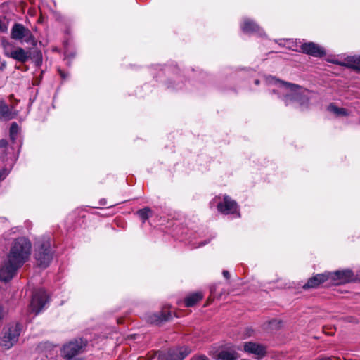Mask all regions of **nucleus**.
<instances>
[{
  "label": "nucleus",
  "mask_w": 360,
  "mask_h": 360,
  "mask_svg": "<svg viewBox=\"0 0 360 360\" xmlns=\"http://www.w3.org/2000/svg\"><path fill=\"white\" fill-rule=\"evenodd\" d=\"M31 243L24 237L18 238L11 244L8 259L10 262L22 266L29 259L31 253Z\"/></svg>",
  "instance_id": "1"
},
{
  "label": "nucleus",
  "mask_w": 360,
  "mask_h": 360,
  "mask_svg": "<svg viewBox=\"0 0 360 360\" xmlns=\"http://www.w3.org/2000/svg\"><path fill=\"white\" fill-rule=\"evenodd\" d=\"M35 258L39 266L43 268L49 266L53 258L50 238L43 237L37 241Z\"/></svg>",
  "instance_id": "2"
},
{
  "label": "nucleus",
  "mask_w": 360,
  "mask_h": 360,
  "mask_svg": "<svg viewBox=\"0 0 360 360\" xmlns=\"http://www.w3.org/2000/svg\"><path fill=\"white\" fill-rule=\"evenodd\" d=\"M21 333V325L18 323H12L6 326L2 330L0 338V345L4 349H9L18 341Z\"/></svg>",
  "instance_id": "3"
},
{
  "label": "nucleus",
  "mask_w": 360,
  "mask_h": 360,
  "mask_svg": "<svg viewBox=\"0 0 360 360\" xmlns=\"http://www.w3.org/2000/svg\"><path fill=\"white\" fill-rule=\"evenodd\" d=\"M86 347V341L82 338L75 339L63 345L61 350L62 356L67 360H72L83 353Z\"/></svg>",
  "instance_id": "4"
},
{
  "label": "nucleus",
  "mask_w": 360,
  "mask_h": 360,
  "mask_svg": "<svg viewBox=\"0 0 360 360\" xmlns=\"http://www.w3.org/2000/svg\"><path fill=\"white\" fill-rule=\"evenodd\" d=\"M11 38L17 41L23 40L33 46H35L37 43L31 31L20 23H15L13 25L11 31Z\"/></svg>",
  "instance_id": "5"
},
{
  "label": "nucleus",
  "mask_w": 360,
  "mask_h": 360,
  "mask_svg": "<svg viewBox=\"0 0 360 360\" xmlns=\"http://www.w3.org/2000/svg\"><path fill=\"white\" fill-rule=\"evenodd\" d=\"M48 302V296L45 290L40 289L32 295L29 310L35 315L39 314Z\"/></svg>",
  "instance_id": "6"
},
{
  "label": "nucleus",
  "mask_w": 360,
  "mask_h": 360,
  "mask_svg": "<svg viewBox=\"0 0 360 360\" xmlns=\"http://www.w3.org/2000/svg\"><path fill=\"white\" fill-rule=\"evenodd\" d=\"M271 82L279 84L280 86L284 88L285 89L289 91L290 92V94H287L285 96V103L286 105H288V99H293V100H298L300 98V95L301 94L300 92V87L298 85L288 83L283 81H280L278 79H276L275 78H272Z\"/></svg>",
  "instance_id": "7"
},
{
  "label": "nucleus",
  "mask_w": 360,
  "mask_h": 360,
  "mask_svg": "<svg viewBox=\"0 0 360 360\" xmlns=\"http://www.w3.org/2000/svg\"><path fill=\"white\" fill-rule=\"evenodd\" d=\"M21 266L17 265L13 262H10L8 259V262L4 263L0 268V280L4 282H7L13 278L15 275L18 269Z\"/></svg>",
  "instance_id": "8"
},
{
  "label": "nucleus",
  "mask_w": 360,
  "mask_h": 360,
  "mask_svg": "<svg viewBox=\"0 0 360 360\" xmlns=\"http://www.w3.org/2000/svg\"><path fill=\"white\" fill-rule=\"evenodd\" d=\"M245 352L254 354L256 359H261L266 354V347L264 345L248 342L244 344Z\"/></svg>",
  "instance_id": "9"
},
{
  "label": "nucleus",
  "mask_w": 360,
  "mask_h": 360,
  "mask_svg": "<svg viewBox=\"0 0 360 360\" xmlns=\"http://www.w3.org/2000/svg\"><path fill=\"white\" fill-rule=\"evenodd\" d=\"M300 49L303 53L314 57H322L326 54L324 49L314 42L304 43L301 45Z\"/></svg>",
  "instance_id": "10"
},
{
  "label": "nucleus",
  "mask_w": 360,
  "mask_h": 360,
  "mask_svg": "<svg viewBox=\"0 0 360 360\" xmlns=\"http://www.w3.org/2000/svg\"><path fill=\"white\" fill-rule=\"evenodd\" d=\"M237 207L236 202L231 200L228 195H224V201L217 205V210L225 214L234 213L237 211Z\"/></svg>",
  "instance_id": "11"
},
{
  "label": "nucleus",
  "mask_w": 360,
  "mask_h": 360,
  "mask_svg": "<svg viewBox=\"0 0 360 360\" xmlns=\"http://www.w3.org/2000/svg\"><path fill=\"white\" fill-rule=\"evenodd\" d=\"M330 278L335 281L338 284L347 283L352 280L353 273L349 269L329 272Z\"/></svg>",
  "instance_id": "12"
},
{
  "label": "nucleus",
  "mask_w": 360,
  "mask_h": 360,
  "mask_svg": "<svg viewBox=\"0 0 360 360\" xmlns=\"http://www.w3.org/2000/svg\"><path fill=\"white\" fill-rule=\"evenodd\" d=\"M330 278L329 272L326 274H316L312 278H309L307 283L303 286L304 289L314 288L318 287L321 283L326 281Z\"/></svg>",
  "instance_id": "13"
},
{
  "label": "nucleus",
  "mask_w": 360,
  "mask_h": 360,
  "mask_svg": "<svg viewBox=\"0 0 360 360\" xmlns=\"http://www.w3.org/2000/svg\"><path fill=\"white\" fill-rule=\"evenodd\" d=\"M191 352V349L187 347H181L169 349L167 355L169 360H183Z\"/></svg>",
  "instance_id": "14"
},
{
  "label": "nucleus",
  "mask_w": 360,
  "mask_h": 360,
  "mask_svg": "<svg viewBox=\"0 0 360 360\" xmlns=\"http://www.w3.org/2000/svg\"><path fill=\"white\" fill-rule=\"evenodd\" d=\"M5 54L6 56L10 57L21 63L26 62L30 56V53L27 51H25L21 47H18L16 49L13 50L10 52L6 51Z\"/></svg>",
  "instance_id": "15"
},
{
  "label": "nucleus",
  "mask_w": 360,
  "mask_h": 360,
  "mask_svg": "<svg viewBox=\"0 0 360 360\" xmlns=\"http://www.w3.org/2000/svg\"><path fill=\"white\" fill-rule=\"evenodd\" d=\"M203 295L201 292H194L191 295H188L184 300L186 307H193L198 302L202 300Z\"/></svg>",
  "instance_id": "16"
},
{
  "label": "nucleus",
  "mask_w": 360,
  "mask_h": 360,
  "mask_svg": "<svg viewBox=\"0 0 360 360\" xmlns=\"http://www.w3.org/2000/svg\"><path fill=\"white\" fill-rule=\"evenodd\" d=\"M241 29L245 32H254L259 31V27L254 21L245 19L241 25Z\"/></svg>",
  "instance_id": "17"
},
{
  "label": "nucleus",
  "mask_w": 360,
  "mask_h": 360,
  "mask_svg": "<svg viewBox=\"0 0 360 360\" xmlns=\"http://www.w3.org/2000/svg\"><path fill=\"white\" fill-rule=\"evenodd\" d=\"M340 64L354 69H360V56L347 57L344 63Z\"/></svg>",
  "instance_id": "18"
},
{
  "label": "nucleus",
  "mask_w": 360,
  "mask_h": 360,
  "mask_svg": "<svg viewBox=\"0 0 360 360\" xmlns=\"http://www.w3.org/2000/svg\"><path fill=\"white\" fill-rule=\"evenodd\" d=\"M13 118L11 112L7 105L4 103L0 104V119L9 120Z\"/></svg>",
  "instance_id": "19"
},
{
  "label": "nucleus",
  "mask_w": 360,
  "mask_h": 360,
  "mask_svg": "<svg viewBox=\"0 0 360 360\" xmlns=\"http://www.w3.org/2000/svg\"><path fill=\"white\" fill-rule=\"evenodd\" d=\"M219 358L221 360H236L238 356L236 352L222 351L219 353Z\"/></svg>",
  "instance_id": "20"
},
{
  "label": "nucleus",
  "mask_w": 360,
  "mask_h": 360,
  "mask_svg": "<svg viewBox=\"0 0 360 360\" xmlns=\"http://www.w3.org/2000/svg\"><path fill=\"white\" fill-rule=\"evenodd\" d=\"M170 316L171 314L169 313L160 312L159 314H154L150 321L153 323H159L169 320Z\"/></svg>",
  "instance_id": "21"
},
{
  "label": "nucleus",
  "mask_w": 360,
  "mask_h": 360,
  "mask_svg": "<svg viewBox=\"0 0 360 360\" xmlns=\"http://www.w3.org/2000/svg\"><path fill=\"white\" fill-rule=\"evenodd\" d=\"M20 132V128L16 122H13L10 127V138L14 142Z\"/></svg>",
  "instance_id": "22"
},
{
  "label": "nucleus",
  "mask_w": 360,
  "mask_h": 360,
  "mask_svg": "<svg viewBox=\"0 0 360 360\" xmlns=\"http://www.w3.org/2000/svg\"><path fill=\"white\" fill-rule=\"evenodd\" d=\"M328 110L333 112L338 116H345L347 115V112L345 108H338L333 104H330L328 108Z\"/></svg>",
  "instance_id": "23"
},
{
  "label": "nucleus",
  "mask_w": 360,
  "mask_h": 360,
  "mask_svg": "<svg viewBox=\"0 0 360 360\" xmlns=\"http://www.w3.org/2000/svg\"><path fill=\"white\" fill-rule=\"evenodd\" d=\"M150 212L151 210L149 207H144L137 211V214L142 220L146 221L150 217Z\"/></svg>",
  "instance_id": "24"
},
{
  "label": "nucleus",
  "mask_w": 360,
  "mask_h": 360,
  "mask_svg": "<svg viewBox=\"0 0 360 360\" xmlns=\"http://www.w3.org/2000/svg\"><path fill=\"white\" fill-rule=\"evenodd\" d=\"M10 173V169L7 168H3L0 169V181L4 180Z\"/></svg>",
  "instance_id": "25"
},
{
  "label": "nucleus",
  "mask_w": 360,
  "mask_h": 360,
  "mask_svg": "<svg viewBox=\"0 0 360 360\" xmlns=\"http://www.w3.org/2000/svg\"><path fill=\"white\" fill-rule=\"evenodd\" d=\"M6 310L4 309V306L0 304V323L4 320V317L6 315Z\"/></svg>",
  "instance_id": "26"
},
{
  "label": "nucleus",
  "mask_w": 360,
  "mask_h": 360,
  "mask_svg": "<svg viewBox=\"0 0 360 360\" xmlns=\"http://www.w3.org/2000/svg\"><path fill=\"white\" fill-rule=\"evenodd\" d=\"M8 30V27L7 25L2 22V21L0 20V31L2 32H7Z\"/></svg>",
  "instance_id": "27"
},
{
  "label": "nucleus",
  "mask_w": 360,
  "mask_h": 360,
  "mask_svg": "<svg viewBox=\"0 0 360 360\" xmlns=\"http://www.w3.org/2000/svg\"><path fill=\"white\" fill-rule=\"evenodd\" d=\"M222 274H223V276H224L226 279H229V278H230V274H229V272L228 271H226V270L223 271Z\"/></svg>",
  "instance_id": "28"
},
{
  "label": "nucleus",
  "mask_w": 360,
  "mask_h": 360,
  "mask_svg": "<svg viewBox=\"0 0 360 360\" xmlns=\"http://www.w3.org/2000/svg\"><path fill=\"white\" fill-rule=\"evenodd\" d=\"M301 105L307 104L309 102L308 98H304L302 101H299Z\"/></svg>",
  "instance_id": "29"
},
{
  "label": "nucleus",
  "mask_w": 360,
  "mask_h": 360,
  "mask_svg": "<svg viewBox=\"0 0 360 360\" xmlns=\"http://www.w3.org/2000/svg\"><path fill=\"white\" fill-rule=\"evenodd\" d=\"M255 83L256 85H258L259 84V81L258 79H256L255 81Z\"/></svg>",
  "instance_id": "30"
},
{
  "label": "nucleus",
  "mask_w": 360,
  "mask_h": 360,
  "mask_svg": "<svg viewBox=\"0 0 360 360\" xmlns=\"http://www.w3.org/2000/svg\"><path fill=\"white\" fill-rule=\"evenodd\" d=\"M276 322V320H272L271 321L269 322V323H275Z\"/></svg>",
  "instance_id": "31"
},
{
  "label": "nucleus",
  "mask_w": 360,
  "mask_h": 360,
  "mask_svg": "<svg viewBox=\"0 0 360 360\" xmlns=\"http://www.w3.org/2000/svg\"><path fill=\"white\" fill-rule=\"evenodd\" d=\"M200 360H207V359H200Z\"/></svg>",
  "instance_id": "32"
}]
</instances>
